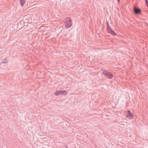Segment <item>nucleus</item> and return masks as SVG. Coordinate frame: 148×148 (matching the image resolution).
Segmentation results:
<instances>
[{
  "mask_svg": "<svg viewBox=\"0 0 148 148\" xmlns=\"http://www.w3.org/2000/svg\"><path fill=\"white\" fill-rule=\"evenodd\" d=\"M133 10L134 13L136 14H140L141 12V10L140 8L137 9L135 6L134 7Z\"/></svg>",
  "mask_w": 148,
  "mask_h": 148,
  "instance_id": "39448f33",
  "label": "nucleus"
},
{
  "mask_svg": "<svg viewBox=\"0 0 148 148\" xmlns=\"http://www.w3.org/2000/svg\"><path fill=\"white\" fill-rule=\"evenodd\" d=\"M25 0H20V4L22 7H23L25 3Z\"/></svg>",
  "mask_w": 148,
  "mask_h": 148,
  "instance_id": "1a4fd4ad",
  "label": "nucleus"
},
{
  "mask_svg": "<svg viewBox=\"0 0 148 148\" xmlns=\"http://www.w3.org/2000/svg\"><path fill=\"white\" fill-rule=\"evenodd\" d=\"M8 62V60H7L6 58L1 59H0V63H6Z\"/></svg>",
  "mask_w": 148,
  "mask_h": 148,
  "instance_id": "423d86ee",
  "label": "nucleus"
},
{
  "mask_svg": "<svg viewBox=\"0 0 148 148\" xmlns=\"http://www.w3.org/2000/svg\"><path fill=\"white\" fill-rule=\"evenodd\" d=\"M146 2V6L148 7V0H145Z\"/></svg>",
  "mask_w": 148,
  "mask_h": 148,
  "instance_id": "9d476101",
  "label": "nucleus"
},
{
  "mask_svg": "<svg viewBox=\"0 0 148 148\" xmlns=\"http://www.w3.org/2000/svg\"><path fill=\"white\" fill-rule=\"evenodd\" d=\"M108 33H110L112 35L114 36H115L116 35V34L115 33V32L113 31L112 29H111L110 31H109L108 32Z\"/></svg>",
  "mask_w": 148,
  "mask_h": 148,
  "instance_id": "6e6552de",
  "label": "nucleus"
},
{
  "mask_svg": "<svg viewBox=\"0 0 148 148\" xmlns=\"http://www.w3.org/2000/svg\"><path fill=\"white\" fill-rule=\"evenodd\" d=\"M64 20L65 27L66 28H68L71 27L72 25V23L71 18L67 17Z\"/></svg>",
  "mask_w": 148,
  "mask_h": 148,
  "instance_id": "f257e3e1",
  "label": "nucleus"
},
{
  "mask_svg": "<svg viewBox=\"0 0 148 148\" xmlns=\"http://www.w3.org/2000/svg\"><path fill=\"white\" fill-rule=\"evenodd\" d=\"M107 71H104V72H102V74L105 76H107V78L109 79L112 78L113 77V75L112 73L109 72H107Z\"/></svg>",
  "mask_w": 148,
  "mask_h": 148,
  "instance_id": "f03ea898",
  "label": "nucleus"
},
{
  "mask_svg": "<svg viewBox=\"0 0 148 148\" xmlns=\"http://www.w3.org/2000/svg\"><path fill=\"white\" fill-rule=\"evenodd\" d=\"M67 93V92L64 90H60L54 93L55 95L58 96L59 95H65Z\"/></svg>",
  "mask_w": 148,
  "mask_h": 148,
  "instance_id": "7ed1b4c3",
  "label": "nucleus"
},
{
  "mask_svg": "<svg viewBox=\"0 0 148 148\" xmlns=\"http://www.w3.org/2000/svg\"><path fill=\"white\" fill-rule=\"evenodd\" d=\"M65 148H68L67 147V146H66H66H65Z\"/></svg>",
  "mask_w": 148,
  "mask_h": 148,
  "instance_id": "9b49d317",
  "label": "nucleus"
},
{
  "mask_svg": "<svg viewBox=\"0 0 148 148\" xmlns=\"http://www.w3.org/2000/svg\"><path fill=\"white\" fill-rule=\"evenodd\" d=\"M126 114L127 117L130 119H132L134 116L133 114L130 110L127 111L126 112Z\"/></svg>",
  "mask_w": 148,
  "mask_h": 148,
  "instance_id": "20e7f679",
  "label": "nucleus"
},
{
  "mask_svg": "<svg viewBox=\"0 0 148 148\" xmlns=\"http://www.w3.org/2000/svg\"><path fill=\"white\" fill-rule=\"evenodd\" d=\"M119 2H120V0H117Z\"/></svg>",
  "mask_w": 148,
  "mask_h": 148,
  "instance_id": "f8f14e48",
  "label": "nucleus"
},
{
  "mask_svg": "<svg viewBox=\"0 0 148 148\" xmlns=\"http://www.w3.org/2000/svg\"><path fill=\"white\" fill-rule=\"evenodd\" d=\"M107 24V30L108 32L109 31H110L111 29H112L110 26L109 23L107 22H106Z\"/></svg>",
  "mask_w": 148,
  "mask_h": 148,
  "instance_id": "0eeeda50",
  "label": "nucleus"
}]
</instances>
